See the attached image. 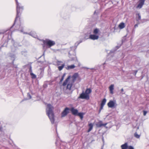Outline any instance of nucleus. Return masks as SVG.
Here are the masks:
<instances>
[{"mask_svg": "<svg viewBox=\"0 0 149 149\" xmlns=\"http://www.w3.org/2000/svg\"><path fill=\"white\" fill-rule=\"evenodd\" d=\"M121 149H134L132 146H128L127 143H125L124 144L121 145Z\"/></svg>", "mask_w": 149, "mask_h": 149, "instance_id": "6e6552de", "label": "nucleus"}, {"mask_svg": "<svg viewBox=\"0 0 149 149\" xmlns=\"http://www.w3.org/2000/svg\"><path fill=\"white\" fill-rule=\"evenodd\" d=\"M134 136L137 138H139L140 137V136L138 135L136 133H135L134 134Z\"/></svg>", "mask_w": 149, "mask_h": 149, "instance_id": "b1692460", "label": "nucleus"}, {"mask_svg": "<svg viewBox=\"0 0 149 149\" xmlns=\"http://www.w3.org/2000/svg\"><path fill=\"white\" fill-rule=\"evenodd\" d=\"M99 38V36L98 35H91L89 36V38L93 40L97 39Z\"/></svg>", "mask_w": 149, "mask_h": 149, "instance_id": "ddd939ff", "label": "nucleus"}, {"mask_svg": "<svg viewBox=\"0 0 149 149\" xmlns=\"http://www.w3.org/2000/svg\"><path fill=\"white\" fill-rule=\"evenodd\" d=\"M75 67V66L73 65H70L66 67V69L67 70H69L71 69H73Z\"/></svg>", "mask_w": 149, "mask_h": 149, "instance_id": "6ab92c4d", "label": "nucleus"}, {"mask_svg": "<svg viewBox=\"0 0 149 149\" xmlns=\"http://www.w3.org/2000/svg\"><path fill=\"white\" fill-rule=\"evenodd\" d=\"M70 110L72 113L74 115H77L78 113L77 110L74 109L73 107L71 108L70 109Z\"/></svg>", "mask_w": 149, "mask_h": 149, "instance_id": "f8f14e48", "label": "nucleus"}, {"mask_svg": "<svg viewBox=\"0 0 149 149\" xmlns=\"http://www.w3.org/2000/svg\"><path fill=\"white\" fill-rule=\"evenodd\" d=\"M99 31V30L97 29H95L93 31V33L95 34L96 35Z\"/></svg>", "mask_w": 149, "mask_h": 149, "instance_id": "aec40b11", "label": "nucleus"}, {"mask_svg": "<svg viewBox=\"0 0 149 149\" xmlns=\"http://www.w3.org/2000/svg\"><path fill=\"white\" fill-rule=\"evenodd\" d=\"M107 124V123L103 124L102 121H100L98 123L96 124L97 127H100L102 126H105Z\"/></svg>", "mask_w": 149, "mask_h": 149, "instance_id": "4468645a", "label": "nucleus"}, {"mask_svg": "<svg viewBox=\"0 0 149 149\" xmlns=\"http://www.w3.org/2000/svg\"><path fill=\"white\" fill-rule=\"evenodd\" d=\"M69 108L68 107L65 108L61 113V117H63L66 116L69 113Z\"/></svg>", "mask_w": 149, "mask_h": 149, "instance_id": "1a4fd4ad", "label": "nucleus"}, {"mask_svg": "<svg viewBox=\"0 0 149 149\" xmlns=\"http://www.w3.org/2000/svg\"><path fill=\"white\" fill-rule=\"evenodd\" d=\"M16 4L17 9V15L16 17L15 23L16 22L17 19L19 18L21 13H22L24 10V7L20 4L18 3L17 0H15Z\"/></svg>", "mask_w": 149, "mask_h": 149, "instance_id": "7ed1b4c3", "label": "nucleus"}, {"mask_svg": "<svg viewBox=\"0 0 149 149\" xmlns=\"http://www.w3.org/2000/svg\"><path fill=\"white\" fill-rule=\"evenodd\" d=\"M121 90L122 92H123L124 91L123 89V88H122Z\"/></svg>", "mask_w": 149, "mask_h": 149, "instance_id": "c756f323", "label": "nucleus"}, {"mask_svg": "<svg viewBox=\"0 0 149 149\" xmlns=\"http://www.w3.org/2000/svg\"><path fill=\"white\" fill-rule=\"evenodd\" d=\"M2 130V127H0V131H1Z\"/></svg>", "mask_w": 149, "mask_h": 149, "instance_id": "c85d7f7f", "label": "nucleus"}, {"mask_svg": "<svg viewBox=\"0 0 149 149\" xmlns=\"http://www.w3.org/2000/svg\"><path fill=\"white\" fill-rule=\"evenodd\" d=\"M143 115L144 116H146L147 113H148V111H143Z\"/></svg>", "mask_w": 149, "mask_h": 149, "instance_id": "393cba45", "label": "nucleus"}, {"mask_svg": "<svg viewBox=\"0 0 149 149\" xmlns=\"http://www.w3.org/2000/svg\"><path fill=\"white\" fill-rule=\"evenodd\" d=\"M91 92L92 90L90 88H87L85 92H83L80 95L79 98L88 100L90 98L89 94Z\"/></svg>", "mask_w": 149, "mask_h": 149, "instance_id": "20e7f679", "label": "nucleus"}, {"mask_svg": "<svg viewBox=\"0 0 149 149\" xmlns=\"http://www.w3.org/2000/svg\"><path fill=\"white\" fill-rule=\"evenodd\" d=\"M125 25L123 22L120 23L118 25V27L120 29H122L125 28Z\"/></svg>", "mask_w": 149, "mask_h": 149, "instance_id": "dca6fc26", "label": "nucleus"}, {"mask_svg": "<svg viewBox=\"0 0 149 149\" xmlns=\"http://www.w3.org/2000/svg\"><path fill=\"white\" fill-rule=\"evenodd\" d=\"M137 15L138 16L137 17H136V20L137 21H138L141 19V15H140V14L139 13Z\"/></svg>", "mask_w": 149, "mask_h": 149, "instance_id": "4be33fe9", "label": "nucleus"}, {"mask_svg": "<svg viewBox=\"0 0 149 149\" xmlns=\"http://www.w3.org/2000/svg\"><path fill=\"white\" fill-rule=\"evenodd\" d=\"M108 106L109 107L112 108L115 107L117 106L116 101L112 100H110L107 104Z\"/></svg>", "mask_w": 149, "mask_h": 149, "instance_id": "0eeeda50", "label": "nucleus"}, {"mask_svg": "<svg viewBox=\"0 0 149 149\" xmlns=\"http://www.w3.org/2000/svg\"><path fill=\"white\" fill-rule=\"evenodd\" d=\"M78 73H75L72 77V79H71V76H69L65 80L62 84V86L64 87L63 90L64 92L66 94L71 93L72 92V88L76 79L79 77Z\"/></svg>", "mask_w": 149, "mask_h": 149, "instance_id": "f257e3e1", "label": "nucleus"}, {"mask_svg": "<svg viewBox=\"0 0 149 149\" xmlns=\"http://www.w3.org/2000/svg\"><path fill=\"white\" fill-rule=\"evenodd\" d=\"M29 71L31 72H32V69H31V68H30V69H29Z\"/></svg>", "mask_w": 149, "mask_h": 149, "instance_id": "cd10ccee", "label": "nucleus"}, {"mask_svg": "<svg viewBox=\"0 0 149 149\" xmlns=\"http://www.w3.org/2000/svg\"><path fill=\"white\" fill-rule=\"evenodd\" d=\"M138 26V24H136L134 26V27L135 28H136V27H137Z\"/></svg>", "mask_w": 149, "mask_h": 149, "instance_id": "a878e982", "label": "nucleus"}, {"mask_svg": "<svg viewBox=\"0 0 149 149\" xmlns=\"http://www.w3.org/2000/svg\"><path fill=\"white\" fill-rule=\"evenodd\" d=\"M106 102V100L105 98L102 100L100 105V107L99 110L100 112V111L101 110L103 109L104 106Z\"/></svg>", "mask_w": 149, "mask_h": 149, "instance_id": "9b49d317", "label": "nucleus"}, {"mask_svg": "<svg viewBox=\"0 0 149 149\" xmlns=\"http://www.w3.org/2000/svg\"><path fill=\"white\" fill-rule=\"evenodd\" d=\"M137 70H136L135 72H134V75L135 76H136L137 72Z\"/></svg>", "mask_w": 149, "mask_h": 149, "instance_id": "bb28decb", "label": "nucleus"}, {"mask_svg": "<svg viewBox=\"0 0 149 149\" xmlns=\"http://www.w3.org/2000/svg\"><path fill=\"white\" fill-rule=\"evenodd\" d=\"M84 114V113H78L77 115L79 116L81 119L82 120L83 118V115Z\"/></svg>", "mask_w": 149, "mask_h": 149, "instance_id": "a211bd4d", "label": "nucleus"}, {"mask_svg": "<svg viewBox=\"0 0 149 149\" xmlns=\"http://www.w3.org/2000/svg\"><path fill=\"white\" fill-rule=\"evenodd\" d=\"M114 86V85L113 84H111L109 87L110 93L111 94H113V93Z\"/></svg>", "mask_w": 149, "mask_h": 149, "instance_id": "2eb2a0df", "label": "nucleus"}, {"mask_svg": "<svg viewBox=\"0 0 149 149\" xmlns=\"http://www.w3.org/2000/svg\"><path fill=\"white\" fill-rule=\"evenodd\" d=\"M65 76V74H64L62 76V77L60 80V81L62 82L64 79V77Z\"/></svg>", "mask_w": 149, "mask_h": 149, "instance_id": "5701e85b", "label": "nucleus"}, {"mask_svg": "<svg viewBox=\"0 0 149 149\" xmlns=\"http://www.w3.org/2000/svg\"><path fill=\"white\" fill-rule=\"evenodd\" d=\"M53 107L51 104H49L47 105L46 109L47 114L52 124L54 122V114L53 111Z\"/></svg>", "mask_w": 149, "mask_h": 149, "instance_id": "f03ea898", "label": "nucleus"}, {"mask_svg": "<svg viewBox=\"0 0 149 149\" xmlns=\"http://www.w3.org/2000/svg\"><path fill=\"white\" fill-rule=\"evenodd\" d=\"M62 63V62L61 61H58L57 62V65L58 66V68L59 71L61 70L65 66V63L61 64Z\"/></svg>", "mask_w": 149, "mask_h": 149, "instance_id": "423d86ee", "label": "nucleus"}, {"mask_svg": "<svg viewBox=\"0 0 149 149\" xmlns=\"http://www.w3.org/2000/svg\"><path fill=\"white\" fill-rule=\"evenodd\" d=\"M43 43L47 46L49 47H51L54 46L55 45V42L49 39H46L43 41Z\"/></svg>", "mask_w": 149, "mask_h": 149, "instance_id": "39448f33", "label": "nucleus"}, {"mask_svg": "<svg viewBox=\"0 0 149 149\" xmlns=\"http://www.w3.org/2000/svg\"><path fill=\"white\" fill-rule=\"evenodd\" d=\"M125 94V93H122V94Z\"/></svg>", "mask_w": 149, "mask_h": 149, "instance_id": "7c9ffc66", "label": "nucleus"}, {"mask_svg": "<svg viewBox=\"0 0 149 149\" xmlns=\"http://www.w3.org/2000/svg\"><path fill=\"white\" fill-rule=\"evenodd\" d=\"M145 0H139V4L136 7L137 8H142L144 3Z\"/></svg>", "mask_w": 149, "mask_h": 149, "instance_id": "9d476101", "label": "nucleus"}, {"mask_svg": "<svg viewBox=\"0 0 149 149\" xmlns=\"http://www.w3.org/2000/svg\"><path fill=\"white\" fill-rule=\"evenodd\" d=\"M30 75L31 76V78L33 79H36V75L32 72H30Z\"/></svg>", "mask_w": 149, "mask_h": 149, "instance_id": "412c9836", "label": "nucleus"}, {"mask_svg": "<svg viewBox=\"0 0 149 149\" xmlns=\"http://www.w3.org/2000/svg\"><path fill=\"white\" fill-rule=\"evenodd\" d=\"M89 128L87 131V132H89L91 131L93 127V125L92 123H90L88 124Z\"/></svg>", "mask_w": 149, "mask_h": 149, "instance_id": "f3484780", "label": "nucleus"}]
</instances>
